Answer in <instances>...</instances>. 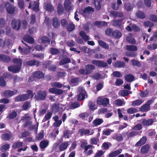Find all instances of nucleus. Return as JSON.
<instances>
[{
  "mask_svg": "<svg viewBox=\"0 0 157 157\" xmlns=\"http://www.w3.org/2000/svg\"><path fill=\"white\" fill-rule=\"evenodd\" d=\"M27 94H20L16 96L15 98V101L20 102L24 101L28 99L30 97L32 98L34 94L32 91L30 90H27L26 91Z\"/></svg>",
  "mask_w": 157,
  "mask_h": 157,
  "instance_id": "nucleus-1",
  "label": "nucleus"
},
{
  "mask_svg": "<svg viewBox=\"0 0 157 157\" xmlns=\"http://www.w3.org/2000/svg\"><path fill=\"white\" fill-rule=\"evenodd\" d=\"M95 69V67L93 64H88L85 67V69L79 70V73L82 75H88L90 74Z\"/></svg>",
  "mask_w": 157,
  "mask_h": 157,
  "instance_id": "nucleus-2",
  "label": "nucleus"
},
{
  "mask_svg": "<svg viewBox=\"0 0 157 157\" xmlns=\"http://www.w3.org/2000/svg\"><path fill=\"white\" fill-rule=\"evenodd\" d=\"M7 12L9 14H13L15 11L16 7L9 2H7L5 5Z\"/></svg>",
  "mask_w": 157,
  "mask_h": 157,
  "instance_id": "nucleus-3",
  "label": "nucleus"
},
{
  "mask_svg": "<svg viewBox=\"0 0 157 157\" xmlns=\"http://www.w3.org/2000/svg\"><path fill=\"white\" fill-rule=\"evenodd\" d=\"M11 26L12 28L16 30H19L21 27V22L19 19L14 18L12 20Z\"/></svg>",
  "mask_w": 157,
  "mask_h": 157,
  "instance_id": "nucleus-4",
  "label": "nucleus"
},
{
  "mask_svg": "<svg viewBox=\"0 0 157 157\" xmlns=\"http://www.w3.org/2000/svg\"><path fill=\"white\" fill-rule=\"evenodd\" d=\"M109 100L108 98H102L99 97L97 98L96 102L98 105H102L104 107H106L109 103Z\"/></svg>",
  "mask_w": 157,
  "mask_h": 157,
  "instance_id": "nucleus-5",
  "label": "nucleus"
},
{
  "mask_svg": "<svg viewBox=\"0 0 157 157\" xmlns=\"http://www.w3.org/2000/svg\"><path fill=\"white\" fill-rule=\"evenodd\" d=\"M153 99H149L147 100L146 103L142 105L140 107V110L143 112L147 111L150 110V105L153 103Z\"/></svg>",
  "mask_w": 157,
  "mask_h": 157,
  "instance_id": "nucleus-6",
  "label": "nucleus"
},
{
  "mask_svg": "<svg viewBox=\"0 0 157 157\" xmlns=\"http://www.w3.org/2000/svg\"><path fill=\"white\" fill-rule=\"evenodd\" d=\"M79 94L78 95L77 100L78 101L83 100L85 98L86 92L82 87H79L78 88Z\"/></svg>",
  "mask_w": 157,
  "mask_h": 157,
  "instance_id": "nucleus-7",
  "label": "nucleus"
},
{
  "mask_svg": "<svg viewBox=\"0 0 157 157\" xmlns=\"http://www.w3.org/2000/svg\"><path fill=\"white\" fill-rule=\"evenodd\" d=\"M92 63L98 67H105L108 66V64L107 63L98 60H92Z\"/></svg>",
  "mask_w": 157,
  "mask_h": 157,
  "instance_id": "nucleus-8",
  "label": "nucleus"
},
{
  "mask_svg": "<svg viewBox=\"0 0 157 157\" xmlns=\"http://www.w3.org/2000/svg\"><path fill=\"white\" fill-rule=\"evenodd\" d=\"M123 19H114L113 21V25L115 27H118L121 29H122L123 25H122Z\"/></svg>",
  "mask_w": 157,
  "mask_h": 157,
  "instance_id": "nucleus-9",
  "label": "nucleus"
},
{
  "mask_svg": "<svg viewBox=\"0 0 157 157\" xmlns=\"http://www.w3.org/2000/svg\"><path fill=\"white\" fill-rule=\"evenodd\" d=\"M64 6L66 11L69 12L73 8V5L70 0H65L64 3Z\"/></svg>",
  "mask_w": 157,
  "mask_h": 157,
  "instance_id": "nucleus-10",
  "label": "nucleus"
},
{
  "mask_svg": "<svg viewBox=\"0 0 157 157\" xmlns=\"http://www.w3.org/2000/svg\"><path fill=\"white\" fill-rule=\"evenodd\" d=\"M21 70V67L17 66L10 65L8 67V71L13 73L18 72Z\"/></svg>",
  "mask_w": 157,
  "mask_h": 157,
  "instance_id": "nucleus-11",
  "label": "nucleus"
},
{
  "mask_svg": "<svg viewBox=\"0 0 157 157\" xmlns=\"http://www.w3.org/2000/svg\"><path fill=\"white\" fill-rule=\"evenodd\" d=\"M39 5L36 2H31L29 6V8H32V10L36 12L38 11L39 10Z\"/></svg>",
  "mask_w": 157,
  "mask_h": 157,
  "instance_id": "nucleus-12",
  "label": "nucleus"
},
{
  "mask_svg": "<svg viewBox=\"0 0 157 157\" xmlns=\"http://www.w3.org/2000/svg\"><path fill=\"white\" fill-rule=\"evenodd\" d=\"M109 16L113 17H123L124 14L123 13L117 11H111L110 13Z\"/></svg>",
  "mask_w": 157,
  "mask_h": 157,
  "instance_id": "nucleus-13",
  "label": "nucleus"
},
{
  "mask_svg": "<svg viewBox=\"0 0 157 157\" xmlns=\"http://www.w3.org/2000/svg\"><path fill=\"white\" fill-rule=\"evenodd\" d=\"M47 96V93L45 91H39L37 93V98L40 100H44Z\"/></svg>",
  "mask_w": 157,
  "mask_h": 157,
  "instance_id": "nucleus-14",
  "label": "nucleus"
},
{
  "mask_svg": "<svg viewBox=\"0 0 157 157\" xmlns=\"http://www.w3.org/2000/svg\"><path fill=\"white\" fill-rule=\"evenodd\" d=\"M147 138L146 136H144L141 138L140 140L135 144L136 147H140L144 145L146 142Z\"/></svg>",
  "mask_w": 157,
  "mask_h": 157,
  "instance_id": "nucleus-15",
  "label": "nucleus"
},
{
  "mask_svg": "<svg viewBox=\"0 0 157 157\" xmlns=\"http://www.w3.org/2000/svg\"><path fill=\"white\" fill-rule=\"evenodd\" d=\"M33 76L36 78L40 79L42 78L44 76V74L42 71H37L33 73Z\"/></svg>",
  "mask_w": 157,
  "mask_h": 157,
  "instance_id": "nucleus-16",
  "label": "nucleus"
},
{
  "mask_svg": "<svg viewBox=\"0 0 157 157\" xmlns=\"http://www.w3.org/2000/svg\"><path fill=\"white\" fill-rule=\"evenodd\" d=\"M40 62L35 59L29 60L26 62V64L27 65L32 66H36L38 67L40 64Z\"/></svg>",
  "mask_w": 157,
  "mask_h": 157,
  "instance_id": "nucleus-17",
  "label": "nucleus"
},
{
  "mask_svg": "<svg viewBox=\"0 0 157 157\" xmlns=\"http://www.w3.org/2000/svg\"><path fill=\"white\" fill-rule=\"evenodd\" d=\"M150 147L149 144H146L141 147L140 149V152L142 154H145L148 152Z\"/></svg>",
  "mask_w": 157,
  "mask_h": 157,
  "instance_id": "nucleus-18",
  "label": "nucleus"
},
{
  "mask_svg": "<svg viewBox=\"0 0 157 157\" xmlns=\"http://www.w3.org/2000/svg\"><path fill=\"white\" fill-rule=\"evenodd\" d=\"M11 60V59L9 56L3 54H0V61L8 63Z\"/></svg>",
  "mask_w": 157,
  "mask_h": 157,
  "instance_id": "nucleus-19",
  "label": "nucleus"
},
{
  "mask_svg": "<svg viewBox=\"0 0 157 157\" xmlns=\"http://www.w3.org/2000/svg\"><path fill=\"white\" fill-rule=\"evenodd\" d=\"M52 24L53 27L54 28H58L59 27L60 22L57 17H55L52 19Z\"/></svg>",
  "mask_w": 157,
  "mask_h": 157,
  "instance_id": "nucleus-20",
  "label": "nucleus"
},
{
  "mask_svg": "<svg viewBox=\"0 0 157 157\" xmlns=\"http://www.w3.org/2000/svg\"><path fill=\"white\" fill-rule=\"evenodd\" d=\"M68 145L69 144L67 141L62 143L59 146V150L60 151H62L66 149Z\"/></svg>",
  "mask_w": 157,
  "mask_h": 157,
  "instance_id": "nucleus-21",
  "label": "nucleus"
},
{
  "mask_svg": "<svg viewBox=\"0 0 157 157\" xmlns=\"http://www.w3.org/2000/svg\"><path fill=\"white\" fill-rule=\"evenodd\" d=\"M122 151L121 149L117 150L109 153L108 155V157H115L121 153Z\"/></svg>",
  "mask_w": 157,
  "mask_h": 157,
  "instance_id": "nucleus-22",
  "label": "nucleus"
},
{
  "mask_svg": "<svg viewBox=\"0 0 157 157\" xmlns=\"http://www.w3.org/2000/svg\"><path fill=\"white\" fill-rule=\"evenodd\" d=\"M23 142L20 141V140H17L13 144L12 147L14 149L19 148L23 146Z\"/></svg>",
  "mask_w": 157,
  "mask_h": 157,
  "instance_id": "nucleus-23",
  "label": "nucleus"
},
{
  "mask_svg": "<svg viewBox=\"0 0 157 157\" xmlns=\"http://www.w3.org/2000/svg\"><path fill=\"white\" fill-rule=\"evenodd\" d=\"M3 94L4 96L6 98H10L15 94L14 91L10 90H5Z\"/></svg>",
  "mask_w": 157,
  "mask_h": 157,
  "instance_id": "nucleus-24",
  "label": "nucleus"
},
{
  "mask_svg": "<svg viewBox=\"0 0 157 157\" xmlns=\"http://www.w3.org/2000/svg\"><path fill=\"white\" fill-rule=\"evenodd\" d=\"M102 1V0H94V3L95 8L97 10H99L101 9V3Z\"/></svg>",
  "mask_w": 157,
  "mask_h": 157,
  "instance_id": "nucleus-25",
  "label": "nucleus"
},
{
  "mask_svg": "<svg viewBox=\"0 0 157 157\" xmlns=\"http://www.w3.org/2000/svg\"><path fill=\"white\" fill-rule=\"evenodd\" d=\"M125 80L128 82H132L135 80L134 76L131 74H128L125 77Z\"/></svg>",
  "mask_w": 157,
  "mask_h": 157,
  "instance_id": "nucleus-26",
  "label": "nucleus"
},
{
  "mask_svg": "<svg viewBox=\"0 0 157 157\" xmlns=\"http://www.w3.org/2000/svg\"><path fill=\"white\" fill-rule=\"evenodd\" d=\"M154 122L153 120L152 119H150L147 120L144 119L142 121V124L144 126H149L152 124Z\"/></svg>",
  "mask_w": 157,
  "mask_h": 157,
  "instance_id": "nucleus-27",
  "label": "nucleus"
},
{
  "mask_svg": "<svg viewBox=\"0 0 157 157\" xmlns=\"http://www.w3.org/2000/svg\"><path fill=\"white\" fill-rule=\"evenodd\" d=\"M79 35L85 41H86L89 40V37L87 35L85 32L83 31H81L79 33Z\"/></svg>",
  "mask_w": 157,
  "mask_h": 157,
  "instance_id": "nucleus-28",
  "label": "nucleus"
},
{
  "mask_svg": "<svg viewBox=\"0 0 157 157\" xmlns=\"http://www.w3.org/2000/svg\"><path fill=\"white\" fill-rule=\"evenodd\" d=\"M121 33L119 30H116L113 31L112 36L117 39H119L122 36Z\"/></svg>",
  "mask_w": 157,
  "mask_h": 157,
  "instance_id": "nucleus-29",
  "label": "nucleus"
},
{
  "mask_svg": "<svg viewBox=\"0 0 157 157\" xmlns=\"http://www.w3.org/2000/svg\"><path fill=\"white\" fill-rule=\"evenodd\" d=\"M125 66V63L122 61L116 62L114 64V66L117 68L124 67Z\"/></svg>",
  "mask_w": 157,
  "mask_h": 157,
  "instance_id": "nucleus-30",
  "label": "nucleus"
},
{
  "mask_svg": "<svg viewBox=\"0 0 157 157\" xmlns=\"http://www.w3.org/2000/svg\"><path fill=\"white\" fill-rule=\"evenodd\" d=\"M71 60L69 58L66 57L62 59L59 62V64L60 65H64L67 63H70Z\"/></svg>",
  "mask_w": 157,
  "mask_h": 157,
  "instance_id": "nucleus-31",
  "label": "nucleus"
},
{
  "mask_svg": "<svg viewBox=\"0 0 157 157\" xmlns=\"http://www.w3.org/2000/svg\"><path fill=\"white\" fill-rule=\"evenodd\" d=\"M64 10L62 5L60 3L58 4L57 6V13L58 15H62L64 12Z\"/></svg>",
  "mask_w": 157,
  "mask_h": 157,
  "instance_id": "nucleus-32",
  "label": "nucleus"
},
{
  "mask_svg": "<svg viewBox=\"0 0 157 157\" xmlns=\"http://www.w3.org/2000/svg\"><path fill=\"white\" fill-rule=\"evenodd\" d=\"M12 62L19 66L20 67L22 64V60L21 59L16 58H13L12 60Z\"/></svg>",
  "mask_w": 157,
  "mask_h": 157,
  "instance_id": "nucleus-33",
  "label": "nucleus"
},
{
  "mask_svg": "<svg viewBox=\"0 0 157 157\" xmlns=\"http://www.w3.org/2000/svg\"><path fill=\"white\" fill-rule=\"evenodd\" d=\"M12 136L11 134L10 133H6L2 134L1 138L2 140L5 141H8L10 139Z\"/></svg>",
  "mask_w": 157,
  "mask_h": 157,
  "instance_id": "nucleus-34",
  "label": "nucleus"
},
{
  "mask_svg": "<svg viewBox=\"0 0 157 157\" xmlns=\"http://www.w3.org/2000/svg\"><path fill=\"white\" fill-rule=\"evenodd\" d=\"M49 142L48 141L44 140L41 141L40 144V147L41 149H44L48 145Z\"/></svg>",
  "mask_w": 157,
  "mask_h": 157,
  "instance_id": "nucleus-35",
  "label": "nucleus"
},
{
  "mask_svg": "<svg viewBox=\"0 0 157 157\" xmlns=\"http://www.w3.org/2000/svg\"><path fill=\"white\" fill-rule=\"evenodd\" d=\"M126 49L128 51H135L137 50V47L135 45H127Z\"/></svg>",
  "mask_w": 157,
  "mask_h": 157,
  "instance_id": "nucleus-36",
  "label": "nucleus"
},
{
  "mask_svg": "<svg viewBox=\"0 0 157 157\" xmlns=\"http://www.w3.org/2000/svg\"><path fill=\"white\" fill-rule=\"evenodd\" d=\"M17 116V112L15 111H13L9 114L7 118L10 120L16 118Z\"/></svg>",
  "mask_w": 157,
  "mask_h": 157,
  "instance_id": "nucleus-37",
  "label": "nucleus"
},
{
  "mask_svg": "<svg viewBox=\"0 0 157 157\" xmlns=\"http://www.w3.org/2000/svg\"><path fill=\"white\" fill-rule=\"evenodd\" d=\"M23 40L25 41L30 44H33L34 42L33 38L29 36H25L23 37Z\"/></svg>",
  "mask_w": 157,
  "mask_h": 157,
  "instance_id": "nucleus-38",
  "label": "nucleus"
},
{
  "mask_svg": "<svg viewBox=\"0 0 157 157\" xmlns=\"http://www.w3.org/2000/svg\"><path fill=\"white\" fill-rule=\"evenodd\" d=\"M31 107L30 102L29 101H27L24 103L22 106V108L23 110H26Z\"/></svg>",
  "mask_w": 157,
  "mask_h": 157,
  "instance_id": "nucleus-39",
  "label": "nucleus"
},
{
  "mask_svg": "<svg viewBox=\"0 0 157 157\" xmlns=\"http://www.w3.org/2000/svg\"><path fill=\"white\" fill-rule=\"evenodd\" d=\"M136 15L137 18L142 19H144L146 17L144 13L140 11H138L136 13Z\"/></svg>",
  "mask_w": 157,
  "mask_h": 157,
  "instance_id": "nucleus-40",
  "label": "nucleus"
},
{
  "mask_svg": "<svg viewBox=\"0 0 157 157\" xmlns=\"http://www.w3.org/2000/svg\"><path fill=\"white\" fill-rule=\"evenodd\" d=\"M23 43L29 49H28L27 48H23V51L22 52V54H28V53H29L30 52V50H31L32 49V48L28 45L27 44H26V43H24V42L22 41Z\"/></svg>",
  "mask_w": 157,
  "mask_h": 157,
  "instance_id": "nucleus-41",
  "label": "nucleus"
},
{
  "mask_svg": "<svg viewBox=\"0 0 157 157\" xmlns=\"http://www.w3.org/2000/svg\"><path fill=\"white\" fill-rule=\"evenodd\" d=\"M98 43L101 47L106 49H108L109 48V45L107 44L104 41L101 40H99Z\"/></svg>",
  "mask_w": 157,
  "mask_h": 157,
  "instance_id": "nucleus-42",
  "label": "nucleus"
},
{
  "mask_svg": "<svg viewBox=\"0 0 157 157\" xmlns=\"http://www.w3.org/2000/svg\"><path fill=\"white\" fill-rule=\"evenodd\" d=\"M103 122V121L102 119L98 118L96 119L93 121V123L95 126H97L100 125Z\"/></svg>",
  "mask_w": 157,
  "mask_h": 157,
  "instance_id": "nucleus-43",
  "label": "nucleus"
},
{
  "mask_svg": "<svg viewBox=\"0 0 157 157\" xmlns=\"http://www.w3.org/2000/svg\"><path fill=\"white\" fill-rule=\"evenodd\" d=\"M44 7L45 9L48 11H52L53 9L52 4L48 2L45 3Z\"/></svg>",
  "mask_w": 157,
  "mask_h": 157,
  "instance_id": "nucleus-44",
  "label": "nucleus"
},
{
  "mask_svg": "<svg viewBox=\"0 0 157 157\" xmlns=\"http://www.w3.org/2000/svg\"><path fill=\"white\" fill-rule=\"evenodd\" d=\"M79 132L80 133V136H82L84 135H86L89 134L90 132V131L89 129L81 128L79 129Z\"/></svg>",
  "mask_w": 157,
  "mask_h": 157,
  "instance_id": "nucleus-45",
  "label": "nucleus"
},
{
  "mask_svg": "<svg viewBox=\"0 0 157 157\" xmlns=\"http://www.w3.org/2000/svg\"><path fill=\"white\" fill-rule=\"evenodd\" d=\"M75 28V25L72 23H69L67 25V29L68 32H71Z\"/></svg>",
  "mask_w": 157,
  "mask_h": 157,
  "instance_id": "nucleus-46",
  "label": "nucleus"
},
{
  "mask_svg": "<svg viewBox=\"0 0 157 157\" xmlns=\"http://www.w3.org/2000/svg\"><path fill=\"white\" fill-rule=\"evenodd\" d=\"M126 40L127 42L132 44H134L136 43V41L132 37L127 36L126 37Z\"/></svg>",
  "mask_w": 157,
  "mask_h": 157,
  "instance_id": "nucleus-47",
  "label": "nucleus"
},
{
  "mask_svg": "<svg viewBox=\"0 0 157 157\" xmlns=\"http://www.w3.org/2000/svg\"><path fill=\"white\" fill-rule=\"evenodd\" d=\"M94 24V25L97 26H107L108 24L107 22L103 21H95Z\"/></svg>",
  "mask_w": 157,
  "mask_h": 157,
  "instance_id": "nucleus-48",
  "label": "nucleus"
},
{
  "mask_svg": "<svg viewBox=\"0 0 157 157\" xmlns=\"http://www.w3.org/2000/svg\"><path fill=\"white\" fill-rule=\"evenodd\" d=\"M80 106V104L78 102H74L71 103L70 105V109H74Z\"/></svg>",
  "mask_w": 157,
  "mask_h": 157,
  "instance_id": "nucleus-49",
  "label": "nucleus"
},
{
  "mask_svg": "<svg viewBox=\"0 0 157 157\" xmlns=\"http://www.w3.org/2000/svg\"><path fill=\"white\" fill-rule=\"evenodd\" d=\"M144 102L141 99H137L132 102V105L133 106H139Z\"/></svg>",
  "mask_w": 157,
  "mask_h": 157,
  "instance_id": "nucleus-50",
  "label": "nucleus"
},
{
  "mask_svg": "<svg viewBox=\"0 0 157 157\" xmlns=\"http://www.w3.org/2000/svg\"><path fill=\"white\" fill-rule=\"evenodd\" d=\"M141 133V132H140V133L138 131H132L128 133V136L129 137L132 138L138 135L140 133Z\"/></svg>",
  "mask_w": 157,
  "mask_h": 157,
  "instance_id": "nucleus-51",
  "label": "nucleus"
},
{
  "mask_svg": "<svg viewBox=\"0 0 157 157\" xmlns=\"http://www.w3.org/2000/svg\"><path fill=\"white\" fill-rule=\"evenodd\" d=\"M124 9L128 11H131L133 8L130 3H126L124 5Z\"/></svg>",
  "mask_w": 157,
  "mask_h": 157,
  "instance_id": "nucleus-52",
  "label": "nucleus"
},
{
  "mask_svg": "<svg viewBox=\"0 0 157 157\" xmlns=\"http://www.w3.org/2000/svg\"><path fill=\"white\" fill-rule=\"evenodd\" d=\"M131 62L132 65L134 66L140 67L142 65L141 64L139 61L134 59L132 60Z\"/></svg>",
  "mask_w": 157,
  "mask_h": 157,
  "instance_id": "nucleus-53",
  "label": "nucleus"
},
{
  "mask_svg": "<svg viewBox=\"0 0 157 157\" xmlns=\"http://www.w3.org/2000/svg\"><path fill=\"white\" fill-rule=\"evenodd\" d=\"M52 115V113L51 112L47 113L43 120V122H45L49 119L51 118Z\"/></svg>",
  "mask_w": 157,
  "mask_h": 157,
  "instance_id": "nucleus-54",
  "label": "nucleus"
},
{
  "mask_svg": "<svg viewBox=\"0 0 157 157\" xmlns=\"http://www.w3.org/2000/svg\"><path fill=\"white\" fill-rule=\"evenodd\" d=\"M148 94V92L147 90L144 91H141L139 93L140 96L143 98L147 97Z\"/></svg>",
  "mask_w": 157,
  "mask_h": 157,
  "instance_id": "nucleus-55",
  "label": "nucleus"
},
{
  "mask_svg": "<svg viewBox=\"0 0 157 157\" xmlns=\"http://www.w3.org/2000/svg\"><path fill=\"white\" fill-rule=\"evenodd\" d=\"M50 52L53 55L58 54L59 52V51L58 49L53 48H51L50 49Z\"/></svg>",
  "mask_w": 157,
  "mask_h": 157,
  "instance_id": "nucleus-56",
  "label": "nucleus"
},
{
  "mask_svg": "<svg viewBox=\"0 0 157 157\" xmlns=\"http://www.w3.org/2000/svg\"><path fill=\"white\" fill-rule=\"evenodd\" d=\"M44 138V134L43 133L40 132L38 133L36 137V140H40Z\"/></svg>",
  "mask_w": 157,
  "mask_h": 157,
  "instance_id": "nucleus-57",
  "label": "nucleus"
},
{
  "mask_svg": "<svg viewBox=\"0 0 157 157\" xmlns=\"http://www.w3.org/2000/svg\"><path fill=\"white\" fill-rule=\"evenodd\" d=\"M114 132V130H111L109 128L106 129V130H104L103 131V134L106 136L109 135L111 132Z\"/></svg>",
  "mask_w": 157,
  "mask_h": 157,
  "instance_id": "nucleus-58",
  "label": "nucleus"
},
{
  "mask_svg": "<svg viewBox=\"0 0 157 157\" xmlns=\"http://www.w3.org/2000/svg\"><path fill=\"white\" fill-rule=\"evenodd\" d=\"M126 56L128 57H135L137 55V53L135 52H126L125 53Z\"/></svg>",
  "mask_w": 157,
  "mask_h": 157,
  "instance_id": "nucleus-59",
  "label": "nucleus"
},
{
  "mask_svg": "<svg viewBox=\"0 0 157 157\" xmlns=\"http://www.w3.org/2000/svg\"><path fill=\"white\" fill-rule=\"evenodd\" d=\"M42 42L44 44H49L50 43V40L47 37L43 36L41 38Z\"/></svg>",
  "mask_w": 157,
  "mask_h": 157,
  "instance_id": "nucleus-60",
  "label": "nucleus"
},
{
  "mask_svg": "<svg viewBox=\"0 0 157 157\" xmlns=\"http://www.w3.org/2000/svg\"><path fill=\"white\" fill-rule=\"evenodd\" d=\"M112 74L114 77L117 78H120L123 75L119 71H114Z\"/></svg>",
  "mask_w": 157,
  "mask_h": 157,
  "instance_id": "nucleus-61",
  "label": "nucleus"
},
{
  "mask_svg": "<svg viewBox=\"0 0 157 157\" xmlns=\"http://www.w3.org/2000/svg\"><path fill=\"white\" fill-rule=\"evenodd\" d=\"M52 86L55 87L61 88L62 86V84L59 82H55L51 84Z\"/></svg>",
  "mask_w": 157,
  "mask_h": 157,
  "instance_id": "nucleus-62",
  "label": "nucleus"
},
{
  "mask_svg": "<svg viewBox=\"0 0 157 157\" xmlns=\"http://www.w3.org/2000/svg\"><path fill=\"white\" fill-rule=\"evenodd\" d=\"M144 26L145 27H150L151 28L154 26V24L152 22L148 21L144 22Z\"/></svg>",
  "mask_w": 157,
  "mask_h": 157,
  "instance_id": "nucleus-63",
  "label": "nucleus"
},
{
  "mask_svg": "<svg viewBox=\"0 0 157 157\" xmlns=\"http://www.w3.org/2000/svg\"><path fill=\"white\" fill-rule=\"evenodd\" d=\"M157 48V44H149L147 46V48L150 50H155Z\"/></svg>",
  "mask_w": 157,
  "mask_h": 157,
  "instance_id": "nucleus-64",
  "label": "nucleus"
}]
</instances>
